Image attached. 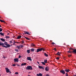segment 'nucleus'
Segmentation results:
<instances>
[{
    "label": "nucleus",
    "instance_id": "nucleus-1",
    "mask_svg": "<svg viewBox=\"0 0 76 76\" xmlns=\"http://www.w3.org/2000/svg\"><path fill=\"white\" fill-rule=\"evenodd\" d=\"M45 50V49L44 48H38L37 49V52L38 53V52H41L42 51H44Z\"/></svg>",
    "mask_w": 76,
    "mask_h": 76
},
{
    "label": "nucleus",
    "instance_id": "nucleus-2",
    "mask_svg": "<svg viewBox=\"0 0 76 76\" xmlns=\"http://www.w3.org/2000/svg\"><path fill=\"white\" fill-rule=\"evenodd\" d=\"M26 70H32V66H27V67L26 68Z\"/></svg>",
    "mask_w": 76,
    "mask_h": 76
},
{
    "label": "nucleus",
    "instance_id": "nucleus-3",
    "mask_svg": "<svg viewBox=\"0 0 76 76\" xmlns=\"http://www.w3.org/2000/svg\"><path fill=\"white\" fill-rule=\"evenodd\" d=\"M0 45H2V47H5V48H7V47L4 46V43L0 42Z\"/></svg>",
    "mask_w": 76,
    "mask_h": 76
},
{
    "label": "nucleus",
    "instance_id": "nucleus-4",
    "mask_svg": "<svg viewBox=\"0 0 76 76\" xmlns=\"http://www.w3.org/2000/svg\"><path fill=\"white\" fill-rule=\"evenodd\" d=\"M5 70L7 73H9L10 70L8 68H5Z\"/></svg>",
    "mask_w": 76,
    "mask_h": 76
},
{
    "label": "nucleus",
    "instance_id": "nucleus-5",
    "mask_svg": "<svg viewBox=\"0 0 76 76\" xmlns=\"http://www.w3.org/2000/svg\"><path fill=\"white\" fill-rule=\"evenodd\" d=\"M60 72L61 73H62V74H63V75H64V74H65V71L64 70H60Z\"/></svg>",
    "mask_w": 76,
    "mask_h": 76
},
{
    "label": "nucleus",
    "instance_id": "nucleus-6",
    "mask_svg": "<svg viewBox=\"0 0 76 76\" xmlns=\"http://www.w3.org/2000/svg\"><path fill=\"white\" fill-rule=\"evenodd\" d=\"M14 62H18L19 61V59L15 58L14 59Z\"/></svg>",
    "mask_w": 76,
    "mask_h": 76
},
{
    "label": "nucleus",
    "instance_id": "nucleus-7",
    "mask_svg": "<svg viewBox=\"0 0 76 76\" xmlns=\"http://www.w3.org/2000/svg\"><path fill=\"white\" fill-rule=\"evenodd\" d=\"M27 59L28 60H29L30 61H32V59L31 57H27Z\"/></svg>",
    "mask_w": 76,
    "mask_h": 76
},
{
    "label": "nucleus",
    "instance_id": "nucleus-8",
    "mask_svg": "<svg viewBox=\"0 0 76 76\" xmlns=\"http://www.w3.org/2000/svg\"><path fill=\"white\" fill-rule=\"evenodd\" d=\"M38 66H39V69H44V67H43L42 66H40L39 65Z\"/></svg>",
    "mask_w": 76,
    "mask_h": 76
},
{
    "label": "nucleus",
    "instance_id": "nucleus-9",
    "mask_svg": "<svg viewBox=\"0 0 76 76\" xmlns=\"http://www.w3.org/2000/svg\"><path fill=\"white\" fill-rule=\"evenodd\" d=\"M45 70L46 71H48V70H49V69H48V66H46L45 67Z\"/></svg>",
    "mask_w": 76,
    "mask_h": 76
},
{
    "label": "nucleus",
    "instance_id": "nucleus-10",
    "mask_svg": "<svg viewBox=\"0 0 76 76\" xmlns=\"http://www.w3.org/2000/svg\"><path fill=\"white\" fill-rule=\"evenodd\" d=\"M37 75L38 76H42V74L41 73H39V74H37Z\"/></svg>",
    "mask_w": 76,
    "mask_h": 76
},
{
    "label": "nucleus",
    "instance_id": "nucleus-11",
    "mask_svg": "<svg viewBox=\"0 0 76 76\" xmlns=\"http://www.w3.org/2000/svg\"><path fill=\"white\" fill-rule=\"evenodd\" d=\"M73 51H72V53H75V54H76V49H73Z\"/></svg>",
    "mask_w": 76,
    "mask_h": 76
},
{
    "label": "nucleus",
    "instance_id": "nucleus-12",
    "mask_svg": "<svg viewBox=\"0 0 76 76\" xmlns=\"http://www.w3.org/2000/svg\"><path fill=\"white\" fill-rule=\"evenodd\" d=\"M26 63H22L21 64V66H26Z\"/></svg>",
    "mask_w": 76,
    "mask_h": 76
},
{
    "label": "nucleus",
    "instance_id": "nucleus-13",
    "mask_svg": "<svg viewBox=\"0 0 76 76\" xmlns=\"http://www.w3.org/2000/svg\"><path fill=\"white\" fill-rule=\"evenodd\" d=\"M0 39L1 41H3V42H5V39L3 38H1Z\"/></svg>",
    "mask_w": 76,
    "mask_h": 76
},
{
    "label": "nucleus",
    "instance_id": "nucleus-14",
    "mask_svg": "<svg viewBox=\"0 0 76 76\" xmlns=\"http://www.w3.org/2000/svg\"><path fill=\"white\" fill-rule=\"evenodd\" d=\"M61 53H60L59 52H58L56 54V55H58V56H60Z\"/></svg>",
    "mask_w": 76,
    "mask_h": 76
},
{
    "label": "nucleus",
    "instance_id": "nucleus-15",
    "mask_svg": "<svg viewBox=\"0 0 76 76\" xmlns=\"http://www.w3.org/2000/svg\"><path fill=\"white\" fill-rule=\"evenodd\" d=\"M64 70L66 72H69V71H70V69H65Z\"/></svg>",
    "mask_w": 76,
    "mask_h": 76
},
{
    "label": "nucleus",
    "instance_id": "nucleus-16",
    "mask_svg": "<svg viewBox=\"0 0 76 76\" xmlns=\"http://www.w3.org/2000/svg\"><path fill=\"white\" fill-rule=\"evenodd\" d=\"M5 47H7V48H7V47H8V48H9L10 47V45L9 44H7V46H5Z\"/></svg>",
    "mask_w": 76,
    "mask_h": 76
},
{
    "label": "nucleus",
    "instance_id": "nucleus-17",
    "mask_svg": "<svg viewBox=\"0 0 76 76\" xmlns=\"http://www.w3.org/2000/svg\"><path fill=\"white\" fill-rule=\"evenodd\" d=\"M44 55L46 57H48V54H47V53H44Z\"/></svg>",
    "mask_w": 76,
    "mask_h": 76
},
{
    "label": "nucleus",
    "instance_id": "nucleus-18",
    "mask_svg": "<svg viewBox=\"0 0 76 76\" xmlns=\"http://www.w3.org/2000/svg\"><path fill=\"white\" fill-rule=\"evenodd\" d=\"M34 48L31 49H30L31 51H32V52H34Z\"/></svg>",
    "mask_w": 76,
    "mask_h": 76
},
{
    "label": "nucleus",
    "instance_id": "nucleus-19",
    "mask_svg": "<svg viewBox=\"0 0 76 76\" xmlns=\"http://www.w3.org/2000/svg\"><path fill=\"white\" fill-rule=\"evenodd\" d=\"M44 63H47V60L45 59L44 60Z\"/></svg>",
    "mask_w": 76,
    "mask_h": 76
},
{
    "label": "nucleus",
    "instance_id": "nucleus-20",
    "mask_svg": "<svg viewBox=\"0 0 76 76\" xmlns=\"http://www.w3.org/2000/svg\"><path fill=\"white\" fill-rule=\"evenodd\" d=\"M21 37H22V36H19L18 37H17V39H20V38H21Z\"/></svg>",
    "mask_w": 76,
    "mask_h": 76
},
{
    "label": "nucleus",
    "instance_id": "nucleus-21",
    "mask_svg": "<svg viewBox=\"0 0 76 76\" xmlns=\"http://www.w3.org/2000/svg\"><path fill=\"white\" fill-rule=\"evenodd\" d=\"M4 44H5V45H7L8 43H7V42H5Z\"/></svg>",
    "mask_w": 76,
    "mask_h": 76
},
{
    "label": "nucleus",
    "instance_id": "nucleus-22",
    "mask_svg": "<svg viewBox=\"0 0 76 76\" xmlns=\"http://www.w3.org/2000/svg\"><path fill=\"white\" fill-rule=\"evenodd\" d=\"M20 48H22V47H23V45H20Z\"/></svg>",
    "mask_w": 76,
    "mask_h": 76
},
{
    "label": "nucleus",
    "instance_id": "nucleus-23",
    "mask_svg": "<svg viewBox=\"0 0 76 76\" xmlns=\"http://www.w3.org/2000/svg\"><path fill=\"white\" fill-rule=\"evenodd\" d=\"M0 35H2V36H4V34L2 33V32H0Z\"/></svg>",
    "mask_w": 76,
    "mask_h": 76
},
{
    "label": "nucleus",
    "instance_id": "nucleus-24",
    "mask_svg": "<svg viewBox=\"0 0 76 76\" xmlns=\"http://www.w3.org/2000/svg\"><path fill=\"white\" fill-rule=\"evenodd\" d=\"M27 53H30V50H27Z\"/></svg>",
    "mask_w": 76,
    "mask_h": 76
},
{
    "label": "nucleus",
    "instance_id": "nucleus-25",
    "mask_svg": "<svg viewBox=\"0 0 76 76\" xmlns=\"http://www.w3.org/2000/svg\"><path fill=\"white\" fill-rule=\"evenodd\" d=\"M0 21H1V22H4V23H5V21H4L3 20H0Z\"/></svg>",
    "mask_w": 76,
    "mask_h": 76
},
{
    "label": "nucleus",
    "instance_id": "nucleus-26",
    "mask_svg": "<svg viewBox=\"0 0 76 76\" xmlns=\"http://www.w3.org/2000/svg\"><path fill=\"white\" fill-rule=\"evenodd\" d=\"M24 34H28V31L27 32V31H24Z\"/></svg>",
    "mask_w": 76,
    "mask_h": 76
},
{
    "label": "nucleus",
    "instance_id": "nucleus-27",
    "mask_svg": "<svg viewBox=\"0 0 76 76\" xmlns=\"http://www.w3.org/2000/svg\"><path fill=\"white\" fill-rule=\"evenodd\" d=\"M31 45L32 46H33V47H35V44H33V43H32L31 44Z\"/></svg>",
    "mask_w": 76,
    "mask_h": 76
},
{
    "label": "nucleus",
    "instance_id": "nucleus-28",
    "mask_svg": "<svg viewBox=\"0 0 76 76\" xmlns=\"http://www.w3.org/2000/svg\"><path fill=\"white\" fill-rule=\"evenodd\" d=\"M25 38L26 39H27V40H29L30 39L26 37H25Z\"/></svg>",
    "mask_w": 76,
    "mask_h": 76
},
{
    "label": "nucleus",
    "instance_id": "nucleus-29",
    "mask_svg": "<svg viewBox=\"0 0 76 76\" xmlns=\"http://www.w3.org/2000/svg\"><path fill=\"white\" fill-rule=\"evenodd\" d=\"M42 64L43 65H45V63L43 62H41Z\"/></svg>",
    "mask_w": 76,
    "mask_h": 76
},
{
    "label": "nucleus",
    "instance_id": "nucleus-30",
    "mask_svg": "<svg viewBox=\"0 0 76 76\" xmlns=\"http://www.w3.org/2000/svg\"><path fill=\"white\" fill-rule=\"evenodd\" d=\"M68 53H72V51H70V50H69V51H68Z\"/></svg>",
    "mask_w": 76,
    "mask_h": 76
},
{
    "label": "nucleus",
    "instance_id": "nucleus-31",
    "mask_svg": "<svg viewBox=\"0 0 76 76\" xmlns=\"http://www.w3.org/2000/svg\"><path fill=\"white\" fill-rule=\"evenodd\" d=\"M12 66H14V67H15V66H16V64H13L12 65Z\"/></svg>",
    "mask_w": 76,
    "mask_h": 76
},
{
    "label": "nucleus",
    "instance_id": "nucleus-32",
    "mask_svg": "<svg viewBox=\"0 0 76 76\" xmlns=\"http://www.w3.org/2000/svg\"><path fill=\"white\" fill-rule=\"evenodd\" d=\"M56 60H59V59H60V58L59 57H57L56 58Z\"/></svg>",
    "mask_w": 76,
    "mask_h": 76
},
{
    "label": "nucleus",
    "instance_id": "nucleus-33",
    "mask_svg": "<svg viewBox=\"0 0 76 76\" xmlns=\"http://www.w3.org/2000/svg\"><path fill=\"white\" fill-rule=\"evenodd\" d=\"M24 41H21V44H23V43H24Z\"/></svg>",
    "mask_w": 76,
    "mask_h": 76
},
{
    "label": "nucleus",
    "instance_id": "nucleus-34",
    "mask_svg": "<svg viewBox=\"0 0 76 76\" xmlns=\"http://www.w3.org/2000/svg\"><path fill=\"white\" fill-rule=\"evenodd\" d=\"M3 31V30L1 28H0V32H1Z\"/></svg>",
    "mask_w": 76,
    "mask_h": 76
},
{
    "label": "nucleus",
    "instance_id": "nucleus-35",
    "mask_svg": "<svg viewBox=\"0 0 76 76\" xmlns=\"http://www.w3.org/2000/svg\"><path fill=\"white\" fill-rule=\"evenodd\" d=\"M6 38H9L10 37L9 36H6Z\"/></svg>",
    "mask_w": 76,
    "mask_h": 76
},
{
    "label": "nucleus",
    "instance_id": "nucleus-36",
    "mask_svg": "<svg viewBox=\"0 0 76 76\" xmlns=\"http://www.w3.org/2000/svg\"><path fill=\"white\" fill-rule=\"evenodd\" d=\"M15 75H18V74H19V73L18 72H16L15 73Z\"/></svg>",
    "mask_w": 76,
    "mask_h": 76
},
{
    "label": "nucleus",
    "instance_id": "nucleus-37",
    "mask_svg": "<svg viewBox=\"0 0 76 76\" xmlns=\"http://www.w3.org/2000/svg\"><path fill=\"white\" fill-rule=\"evenodd\" d=\"M15 51L17 52H18V49H16L15 50Z\"/></svg>",
    "mask_w": 76,
    "mask_h": 76
},
{
    "label": "nucleus",
    "instance_id": "nucleus-38",
    "mask_svg": "<svg viewBox=\"0 0 76 76\" xmlns=\"http://www.w3.org/2000/svg\"><path fill=\"white\" fill-rule=\"evenodd\" d=\"M28 35H31V34H29V32L28 31V33H27Z\"/></svg>",
    "mask_w": 76,
    "mask_h": 76
},
{
    "label": "nucleus",
    "instance_id": "nucleus-39",
    "mask_svg": "<svg viewBox=\"0 0 76 76\" xmlns=\"http://www.w3.org/2000/svg\"><path fill=\"white\" fill-rule=\"evenodd\" d=\"M65 75H66V76H69V75L68 74H67V73H66Z\"/></svg>",
    "mask_w": 76,
    "mask_h": 76
},
{
    "label": "nucleus",
    "instance_id": "nucleus-40",
    "mask_svg": "<svg viewBox=\"0 0 76 76\" xmlns=\"http://www.w3.org/2000/svg\"><path fill=\"white\" fill-rule=\"evenodd\" d=\"M72 50L73 51V50H75V49H73L72 48H70L69 49V50Z\"/></svg>",
    "mask_w": 76,
    "mask_h": 76
},
{
    "label": "nucleus",
    "instance_id": "nucleus-41",
    "mask_svg": "<svg viewBox=\"0 0 76 76\" xmlns=\"http://www.w3.org/2000/svg\"><path fill=\"white\" fill-rule=\"evenodd\" d=\"M21 56H20V55H19L18 57V58H21Z\"/></svg>",
    "mask_w": 76,
    "mask_h": 76
},
{
    "label": "nucleus",
    "instance_id": "nucleus-42",
    "mask_svg": "<svg viewBox=\"0 0 76 76\" xmlns=\"http://www.w3.org/2000/svg\"><path fill=\"white\" fill-rule=\"evenodd\" d=\"M52 44L53 45H54V44H55V43H54V42H52Z\"/></svg>",
    "mask_w": 76,
    "mask_h": 76
},
{
    "label": "nucleus",
    "instance_id": "nucleus-43",
    "mask_svg": "<svg viewBox=\"0 0 76 76\" xmlns=\"http://www.w3.org/2000/svg\"><path fill=\"white\" fill-rule=\"evenodd\" d=\"M56 50L57 49H56V48H54V50L55 51H56Z\"/></svg>",
    "mask_w": 76,
    "mask_h": 76
},
{
    "label": "nucleus",
    "instance_id": "nucleus-44",
    "mask_svg": "<svg viewBox=\"0 0 76 76\" xmlns=\"http://www.w3.org/2000/svg\"><path fill=\"white\" fill-rule=\"evenodd\" d=\"M10 43H13V42H12V41H10Z\"/></svg>",
    "mask_w": 76,
    "mask_h": 76
},
{
    "label": "nucleus",
    "instance_id": "nucleus-45",
    "mask_svg": "<svg viewBox=\"0 0 76 76\" xmlns=\"http://www.w3.org/2000/svg\"><path fill=\"white\" fill-rule=\"evenodd\" d=\"M17 42H15V40H14V43H16Z\"/></svg>",
    "mask_w": 76,
    "mask_h": 76
},
{
    "label": "nucleus",
    "instance_id": "nucleus-46",
    "mask_svg": "<svg viewBox=\"0 0 76 76\" xmlns=\"http://www.w3.org/2000/svg\"><path fill=\"white\" fill-rule=\"evenodd\" d=\"M17 48H20V46L19 47L18 46H17Z\"/></svg>",
    "mask_w": 76,
    "mask_h": 76
},
{
    "label": "nucleus",
    "instance_id": "nucleus-47",
    "mask_svg": "<svg viewBox=\"0 0 76 76\" xmlns=\"http://www.w3.org/2000/svg\"><path fill=\"white\" fill-rule=\"evenodd\" d=\"M16 43H17V44H20V42H17Z\"/></svg>",
    "mask_w": 76,
    "mask_h": 76
},
{
    "label": "nucleus",
    "instance_id": "nucleus-48",
    "mask_svg": "<svg viewBox=\"0 0 76 76\" xmlns=\"http://www.w3.org/2000/svg\"><path fill=\"white\" fill-rule=\"evenodd\" d=\"M3 58H6V57H4H4H3Z\"/></svg>",
    "mask_w": 76,
    "mask_h": 76
},
{
    "label": "nucleus",
    "instance_id": "nucleus-49",
    "mask_svg": "<svg viewBox=\"0 0 76 76\" xmlns=\"http://www.w3.org/2000/svg\"><path fill=\"white\" fill-rule=\"evenodd\" d=\"M17 66H20L19 65L17 64Z\"/></svg>",
    "mask_w": 76,
    "mask_h": 76
},
{
    "label": "nucleus",
    "instance_id": "nucleus-50",
    "mask_svg": "<svg viewBox=\"0 0 76 76\" xmlns=\"http://www.w3.org/2000/svg\"><path fill=\"white\" fill-rule=\"evenodd\" d=\"M68 57H71V55H69Z\"/></svg>",
    "mask_w": 76,
    "mask_h": 76
},
{
    "label": "nucleus",
    "instance_id": "nucleus-51",
    "mask_svg": "<svg viewBox=\"0 0 76 76\" xmlns=\"http://www.w3.org/2000/svg\"><path fill=\"white\" fill-rule=\"evenodd\" d=\"M13 44V45H15V43H14Z\"/></svg>",
    "mask_w": 76,
    "mask_h": 76
},
{
    "label": "nucleus",
    "instance_id": "nucleus-52",
    "mask_svg": "<svg viewBox=\"0 0 76 76\" xmlns=\"http://www.w3.org/2000/svg\"><path fill=\"white\" fill-rule=\"evenodd\" d=\"M9 73H11V72H10V71L9 72Z\"/></svg>",
    "mask_w": 76,
    "mask_h": 76
},
{
    "label": "nucleus",
    "instance_id": "nucleus-53",
    "mask_svg": "<svg viewBox=\"0 0 76 76\" xmlns=\"http://www.w3.org/2000/svg\"><path fill=\"white\" fill-rule=\"evenodd\" d=\"M37 63L38 64H39V62L38 61H37Z\"/></svg>",
    "mask_w": 76,
    "mask_h": 76
},
{
    "label": "nucleus",
    "instance_id": "nucleus-54",
    "mask_svg": "<svg viewBox=\"0 0 76 76\" xmlns=\"http://www.w3.org/2000/svg\"><path fill=\"white\" fill-rule=\"evenodd\" d=\"M9 34H9V33H8V34H7V35H9Z\"/></svg>",
    "mask_w": 76,
    "mask_h": 76
},
{
    "label": "nucleus",
    "instance_id": "nucleus-55",
    "mask_svg": "<svg viewBox=\"0 0 76 76\" xmlns=\"http://www.w3.org/2000/svg\"><path fill=\"white\" fill-rule=\"evenodd\" d=\"M18 49H19V50H20V48H18Z\"/></svg>",
    "mask_w": 76,
    "mask_h": 76
},
{
    "label": "nucleus",
    "instance_id": "nucleus-56",
    "mask_svg": "<svg viewBox=\"0 0 76 76\" xmlns=\"http://www.w3.org/2000/svg\"><path fill=\"white\" fill-rule=\"evenodd\" d=\"M0 27H1V25H0Z\"/></svg>",
    "mask_w": 76,
    "mask_h": 76
},
{
    "label": "nucleus",
    "instance_id": "nucleus-57",
    "mask_svg": "<svg viewBox=\"0 0 76 76\" xmlns=\"http://www.w3.org/2000/svg\"><path fill=\"white\" fill-rule=\"evenodd\" d=\"M1 16H0V18H1Z\"/></svg>",
    "mask_w": 76,
    "mask_h": 76
},
{
    "label": "nucleus",
    "instance_id": "nucleus-58",
    "mask_svg": "<svg viewBox=\"0 0 76 76\" xmlns=\"http://www.w3.org/2000/svg\"><path fill=\"white\" fill-rule=\"evenodd\" d=\"M14 76H18V75H17V76L14 75Z\"/></svg>",
    "mask_w": 76,
    "mask_h": 76
}]
</instances>
